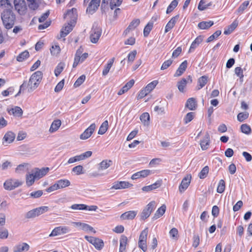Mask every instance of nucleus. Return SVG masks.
Segmentation results:
<instances>
[{
	"instance_id": "nucleus-34",
	"label": "nucleus",
	"mask_w": 252,
	"mask_h": 252,
	"mask_svg": "<svg viewBox=\"0 0 252 252\" xmlns=\"http://www.w3.org/2000/svg\"><path fill=\"white\" fill-rule=\"evenodd\" d=\"M238 22L237 20L234 21L232 23L229 25L227 29L224 31V34L227 35L230 34L238 26Z\"/></svg>"
},
{
	"instance_id": "nucleus-10",
	"label": "nucleus",
	"mask_w": 252,
	"mask_h": 252,
	"mask_svg": "<svg viewBox=\"0 0 252 252\" xmlns=\"http://www.w3.org/2000/svg\"><path fill=\"white\" fill-rule=\"evenodd\" d=\"M122 1L123 0H102L101 7H105L109 3L111 9H113L115 7L120 6Z\"/></svg>"
},
{
	"instance_id": "nucleus-27",
	"label": "nucleus",
	"mask_w": 252,
	"mask_h": 252,
	"mask_svg": "<svg viewBox=\"0 0 252 252\" xmlns=\"http://www.w3.org/2000/svg\"><path fill=\"white\" fill-rule=\"evenodd\" d=\"M161 185V182L159 181H157L154 184L149 185L143 187L142 188V190L144 191L148 192L150 191H151L152 190L155 189H157Z\"/></svg>"
},
{
	"instance_id": "nucleus-33",
	"label": "nucleus",
	"mask_w": 252,
	"mask_h": 252,
	"mask_svg": "<svg viewBox=\"0 0 252 252\" xmlns=\"http://www.w3.org/2000/svg\"><path fill=\"white\" fill-rule=\"evenodd\" d=\"M127 242V237L124 235L122 236L120 239L119 252H126V248Z\"/></svg>"
},
{
	"instance_id": "nucleus-3",
	"label": "nucleus",
	"mask_w": 252,
	"mask_h": 252,
	"mask_svg": "<svg viewBox=\"0 0 252 252\" xmlns=\"http://www.w3.org/2000/svg\"><path fill=\"white\" fill-rule=\"evenodd\" d=\"M156 207V203L154 201H151L148 204L140 214L141 220H145L147 219L150 216L151 213L155 210Z\"/></svg>"
},
{
	"instance_id": "nucleus-35",
	"label": "nucleus",
	"mask_w": 252,
	"mask_h": 252,
	"mask_svg": "<svg viewBox=\"0 0 252 252\" xmlns=\"http://www.w3.org/2000/svg\"><path fill=\"white\" fill-rule=\"evenodd\" d=\"M214 25L213 21H202L199 22L198 24V27L201 30H206L209 29L212 26Z\"/></svg>"
},
{
	"instance_id": "nucleus-44",
	"label": "nucleus",
	"mask_w": 252,
	"mask_h": 252,
	"mask_svg": "<svg viewBox=\"0 0 252 252\" xmlns=\"http://www.w3.org/2000/svg\"><path fill=\"white\" fill-rule=\"evenodd\" d=\"M187 84V81L185 78H183L177 83V87L180 92L183 93L184 89Z\"/></svg>"
},
{
	"instance_id": "nucleus-11",
	"label": "nucleus",
	"mask_w": 252,
	"mask_h": 252,
	"mask_svg": "<svg viewBox=\"0 0 252 252\" xmlns=\"http://www.w3.org/2000/svg\"><path fill=\"white\" fill-rule=\"evenodd\" d=\"M76 21H70L66 25L64 26L61 31V37H63L66 36L72 30L75 26Z\"/></svg>"
},
{
	"instance_id": "nucleus-8",
	"label": "nucleus",
	"mask_w": 252,
	"mask_h": 252,
	"mask_svg": "<svg viewBox=\"0 0 252 252\" xmlns=\"http://www.w3.org/2000/svg\"><path fill=\"white\" fill-rule=\"evenodd\" d=\"M96 127L94 123L92 124L80 135V138L82 140H86L89 138L93 133Z\"/></svg>"
},
{
	"instance_id": "nucleus-45",
	"label": "nucleus",
	"mask_w": 252,
	"mask_h": 252,
	"mask_svg": "<svg viewBox=\"0 0 252 252\" xmlns=\"http://www.w3.org/2000/svg\"><path fill=\"white\" fill-rule=\"evenodd\" d=\"M29 57V53L26 50L20 53L17 57V60L18 62H23Z\"/></svg>"
},
{
	"instance_id": "nucleus-55",
	"label": "nucleus",
	"mask_w": 252,
	"mask_h": 252,
	"mask_svg": "<svg viewBox=\"0 0 252 252\" xmlns=\"http://www.w3.org/2000/svg\"><path fill=\"white\" fill-rule=\"evenodd\" d=\"M209 172V167L207 166H205L199 172L198 176L200 179L205 178Z\"/></svg>"
},
{
	"instance_id": "nucleus-32",
	"label": "nucleus",
	"mask_w": 252,
	"mask_h": 252,
	"mask_svg": "<svg viewBox=\"0 0 252 252\" xmlns=\"http://www.w3.org/2000/svg\"><path fill=\"white\" fill-rule=\"evenodd\" d=\"M61 125V121L60 120H54L50 127L49 131L51 133H53L56 131Z\"/></svg>"
},
{
	"instance_id": "nucleus-23",
	"label": "nucleus",
	"mask_w": 252,
	"mask_h": 252,
	"mask_svg": "<svg viewBox=\"0 0 252 252\" xmlns=\"http://www.w3.org/2000/svg\"><path fill=\"white\" fill-rule=\"evenodd\" d=\"M203 40V37L201 35L198 36L192 42L189 49V53L193 52L195 48H196L202 42Z\"/></svg>"
},
{
	"instance_id": "nucleus-63",
	"label": "nucleus",
	"mask_w": 252,
	"mask_h": 252,
	"mask_svg": "<svg viewBox=\"0 0 252 252\" xmlns=\"http://www.w3.org/2000/svg\"><path fill=\"white\" fill-rule=\"evenodd\" d=\"M27 1L29 2V7L30 9L35 10L38 8V5L36 2L35 0H27Z\"/></svg>"
},
{
	"instance_id": "nucleus-38",
	"label": "nucleus",
	"mask_w": 252,
	"mask_h": 252,
	"mask_svg": "<svg viewBox=\"0 0 252 252\" xmlns=\"http://www.w3.org/2000/svg\"><path fill=\"white\" fill-rule=\"evenodd\" d=\"M108 128V122L107 120H105L101 125L98 131V134L100 135L104 134L107 131Z\"/></svg>"
},
{
	"instance_id": "nucleus-53",
	"label": "nucleus",
	"mask_w": 252,
	"mask_h": 252,
	"mask_svg": "<svg viewBox=\"0 0 252 252\" xmlns=\"http://www.w3.org/2000/svg\"><path fill=\"white\" fill-rule=\"evenodd\" d=\"M195 113L194 112H189L186 114L184 118V122L185 124L190 122L194 118Z\"/></svg>"
},
{
	"instance_id": "nucleus-14",
	"label": "nucleus",
	"mask_w": 252,
	"mask_h": 252,
	"mask_svg": "<svg viewBox=\"0 0 252 252\" xmlns=\"http://www.w3.org/2000/svg\"><path fill=\"white\" fill-rule=\"evenodd\" d=\"M152 173V171L149 169L143 170L136 173L133 174L131 176V179L132 180H136L139 178H143L147 177L149 175H150Z\"/></svg>"
},
{
	"instance_id": "nucleus-43",
	"label": "nucleus",
	"mask_w": 252,
	"mask_h": 252,
	"mask_svg": "<svg viewBox=\"0 0 252 252\" xmlns=\"http://www.w3.org/2000/svg\"><path fill=\"white\" fill-rule=\"evenodd\" d=\"M65 64L63 63H60L55 69L54 73L55 75L57 77L63 71L64 68Z\"/></svg>"
},
{
	"instance_id": "nucleus-2",
	"label": "nucleus",
	"mask_w": 252,
	"mask_h": 252,
	"mask_svg": "<svg viewBox=\"0 0 252 252\" xmlns=\"http://www.w3.org/2000/svg\"><path fill=\"white\" fill-rule=\"evenodd\" d=\"M15 15L11 9H5L1 14V20L4 27L6 29H10L13 27L15 23Z\"/></svg>"
},
{
	"instance_id": "nucleus-37",
	"label": "nucleus",
	"mask_w": 252,
	"mask_h": 252,
	"mask_svg": "<svg viewBox=\"0 0 252 252\" xmlns=\"http://www.w3.org/2000/svg\"><path fill=\"white\" fill-rule=\"evenodd\" d=\"M210 143V138L208 134H206L204 139L200 142V146L203 150H205L208 148Z\"/></svg>"
},
{
	"instance_id": "nucleus-7",
	"label": "nucleus",
	"mask_w": 252,
	"mask_h": 252,
	"mask_svg": "<svg viewBox=\"0 0 252 252\" xmlns=\"http://www.w3.org/2000/svg\"><path fill=\"white\" fill-rule=\"evenodd\" d=\"M69 228L67 226H59L55 228L50 234V237H53L68 233Z\"/></svg>"
},
{
	"instance_id": "nucleus-12",
	"label": "nucleus",
	"mask_w": 252,
	"mask_h": 252,
	"mask_svg": "<svg viewBox=\"0 0 252 252\" xmlns=\"http://www.w3.org/2000/svg\"><path fill=\"white\" fill-rule=\"evenodd\" d=\"M132 186V184L126 181L116 182L113 183L111 189H127Z\"/></svg>"
},
{
	"instance_id": "nucleus-41",
	"label": "nucleus",
	"mask_w": 252,
	"mask_h": 252,
	"mask_svg": "<svg viewBox=\"0 0 252 252\" xmlns=\"http://www.w3.org/2000/svg\"><path fill=\"white\" fill-rule=\"evenodd\" d=\"M249 4V1L246 0L243 2L236 10L239 15L242 14Z\"/></svg>"
},
{
	"instance_id": "nucleus-21",
	"label": "nucleus",
	"mask_w": 252,
	"mask_h": 252,
	"mask_svg": "<svg viewBox=\"0 0 252 252\" xmlns=\"http://www.w3.org/2000/svg\"><path fill=\"white\" fill-rule=\"evenodd\" d=\"M77 17V9L75 8H72L71 9L68 10L67 12L64 15V18L69 17L71 19L72 22L73 20L76 21Z\"/></svg>"
},
{
	"instance_id": "nucleus-16",
	"label": "nucleus",
	"mask_w": 252,
	"mask_h": 252,
	"mask_svg": "<svg viewBox=\"0 0 252 252\" xmlns=\"http://www.w3.org/2000/svg\"><path fill=\"white\" fill-rule=\"evenodd\" d=\"M191 180V176H188L185 177L179 186V191L181 192H184L189 187Z\"/></svg>"
},
{
	"instance_id": "nucleus-9",
	"label": "nucleus",
	"mask_w": 252,
	"mask_h": 252,
	"mask_svg": "<svg viewBox=\"0 0 252 252\" xmlns=\"http://www.w3.org/2000/svg\"><path fill=\"white\" fill-rule=\"evenodd\" d=\"M72 223L74 226L79 227L80 229L83 231L86 232L91 231L94 233H95V231L94 228L87 223H83L81 222H72Z\"/></svg>"
},
{
	"instance_id": "nucleus-26",
	"label": "nucleus",
	"mask_w": 252,
	"mask_h": 252,
	"mask_svg": "<svg viewBox=\"0 0 252 252\" xmlns=\"http://www.w3.org/2000/svg\"><path fill=\"white\" fill-rule=\"evenodd\" d=\"M166 207L165 205L163 204L160 207H159L158 210L156 212L153 217V220H156L158 218L161 217L164 213L166 211Z\"/></svg>"
},
{
	"instance_id": "nucleus-57",
	"label": "nucleus",
	"mask_w": 252,
	"mask_h": 252,
	"mask_svg": "<svg viewBox=\"0 0 252 252\" xmlns=\"http://www.w3.org/2000/svg\"><path fill=\"white\" fill-rule=\"evenodd\" d=\"M137 54V51L136 50H133L130 52L127 56V61L130 63H132L136 57Z\"/></svg>"
},
{
	"instance_id": "nucleus-30",
	"label": "nucleus",
	"mask_w": 252,
	"mask_h": 252,
	"mask_svg": "<svg viewBox=\"0 0 252 252\" xmlns=\"http://www.w3.org/2000/svg\"><path fill=\"white\" fill-rule=\"evenodd\" d=\"M82 53V50L81 49H78L75 54L74 61L73 64V67H76L79 63L81 62V55Z\"/></svg>"
},
{
	"instance_id": "nucleus-40",
	"label": "nucleus",
	"mask_w": 252,
	"mask_h": 252,
	"mask_svg": "<svg viewBox=\"0 0 252 252\" xmlns=\"http://www.w3.org/2000/svg\"><path fill=\"white\" fill-rule=\"evenodd\" d=\"M140 119L142 123L145 126H148L149 124L150 121V115L148 113H143L140 117Z\"/></svg>"
},
{
	"instance_id": "nucleus-24",
	"label": "nucleus",
	"mask_w": 252,
	"mask_h": 252,
	"mask_svg": "<svg viewBox=\"0 0 252 252\" xmlns=\"http://www.w3.org/2000/svg\"><path fill=\"white\" fill-rule=\"evenodd\" d=\"M48 167L42 168L40 169H36L34 173L37 179H39L45 176L49 171Z\"/></svg>"
},
{
	"instance_id": "nucleus-31",
	"label": "nucleus",
	"mask_w": 252,
	"mask_h": 252,
	"mask_svg": "<svg viewBox=\"0 0 252 252\" xmlns=\"http://www.w3.org/2000/svg\"><path fill=\"white\" fill-rule=\"evenodd\" d=\"M35 179H37V178L34 172L27 174L26 177V184L28 187L32 186L34 183Z\"/></svg>"
},
{
	"instance_id": "nucleus-39",
	"label": "nucleus",
	"mask_w": 252,
	"mask_h": 252,
	"mask_svg": "<svg viewBox=\"0 0 252 252\" xmlns=\"http://www.w3.org/2000/svg\"><path fill=\"white\" fill-rule=\"evenodd\" d=\"M34 209V212L36 213V217H38L39 215L48 212L49 210V207L48 206H41Z\"/></svg>"
},
{
	"instance_id": "nucleus-4",
	"label": "nucleus",
	"mask_w": 252,
	"mask_h": 252,
	"mask_svg": "<svg viewBox=\"0 0 252 252\" xmlns=\"http://www.w3.org/2000/svg\"><path fill=\"white\" fill-rule=\"evenodd\" d=\"M23 182L15 179H9L5 181L3 184L4 188L6 190H11L21 186Z\"/></svg>"
},
{
	"instance_id": "nucleus-15",
	"label": "nucleus",
	"mask_w": 252,
	"mask_h": 252,
	"mask_svg": "<svg viewBox=\"0 0 252 252\" xmlns=\"http://www.w3.org/2000/svg\"><path fill=\"white\" fill-rule=\"evenodd\" d=\"M30 249V246L26 243H21L15 246L13 248L14 252H25Z\"/></svg>"
},
{
	"instance_id": "nucleus-49",
	"label": "nucleus",
	"mask_w": 252,
	"mask_h": 252,
	"mask_svg": "<svg viewBox=\"0 0 252 252\" xmlns=\"http://www.w3.org/2000/svg\"><path fill=\"white\" fill-rule=\"evenodd\" d=\"M153 27V23H148L145 27L143 32V34L145 37L148 36Z\"/></svg>"
},
{
	"instance_id": "nucleus-36",
	"label": "nucleus",
	"mask_w": 252,
	"mask_h": 252,
	"mask_svg": "<svg viewBox=\"0 0 252 252\" xmlns=\"http://www.w3.org/2000/svg\"><path fill=\"white\" fill-rule=\"evenodd\" d=\"M114 60L115 58H112L108 61L107 64L104 66V68L102 71L103 76H106L108 73L110 68H111L114 63Z\"/></svg>"
},
{
	"instance_id": "nucleus-19",
	"label": "nucleus",
	"mask_w": 252,
	"mask_h": 252,
	"mask_svg": "<svg viewBox=\"0 0 252 252\" xmlns=\"http://www.w3.org/2000/svg\"><path fill=\"white\" fill-rule=\"evenodd\" d=\"M137 214V211H129L122 214L120 216V218L123 220H133Z\"/></svg>"
},
{
	"instance_id": "nucleus-56",
	"label": "nucleus",
	"mask_w": 252,
	"mask_h": 252,
	"mask_svg": "<svg viewBox=\"0 0 252 252\" xmlns=\"http://www.w3.org/2000/svg\"><path fill=\"white\" fill-rule=\"evenodd\" d=\"M221 33V31L218 30L214 32L212 35L210 36L207 39V42H210L213 41L215 39L219 36Z\"/></svg>"
},
{
	"instance_id": "nucleus-22",
	"label": "nucleus",
	"mask_w": 252,
	"mask_h": 252,
	"mask_svg": "<svg viewBox=\"0 0 252 252\" xmlns=\"http://www.w3.org/2000/svg\"><path fill=\"white\" fill-rule=\"evenodd\" d=\"M187 65V61L185 60L180 65L174 74V77H179L182 75L186 70Z\"/></svg>"
},
{
	"instance_id": "nucleus-54",
	"label": "nucleus",
	"mask_w": 252,
	"mask_h": 252,
	"mask_svg": "<svg viewBox=\"0 0 252 252\" xmlns=\"http://www.w3.org/2000/svg\"><path fill=\"white\" fill-rule=\"evenodd\" d=\"M11 111L14 116L17 117L21 116L23 114V111L22 109L18 106L15 107L14 108L11 109Z\"/></svg>"
},
{
	"instance_id": "nucleus-47",
	"label": "nucleus",
	"mask_w": 252,
	"mask_h": 252,
	"mask_svg": "<svg viewBox=\"0 0 252 252\" xmlns=\"http://www.w3.org/2000/svg\"><path fill=\"white\" fill-rule=\"evenodd\" d=\"M93 245L96 249L100 250L104 247V243L101 239L96 238Z\"/></svg>"
},
{
	"instance_id": "nucleus-64",
	"label": "nucleus",
	"mask_w": 252,
	"mask_h": 252,
	"mask_svg": "<svg viewBox=\"0 0 252 252\" xmlns=\"http://www.w3.org/2000/svg\"><path fill=\"white\" fill-rule=\"evenodd\" d=\"M140 24V20L139 19L133 20L129 25V28L131 30H133L136 28Z\"/></svg>"
},
{
	"instance_id": "nucleus-42",
	"label": "nucleus",
	"mask_w": 252,
	"mask_h": 252,
	"mask_svg": "<svg viewBox=\"0 0 252 252\" xmlns=\"http://www.w3.org/2000/svg\"><path fill=\"white\" fill-rule=\"evenodd\" d=\"M242 133L247 135H250L252 132V129L250 126L247 124H242L240 127Z\"/></svg>"
},
{
	"instance_id": "nucleus-1",
	"label": "nucleus",
	"mask_w": 252,
	"mask_h": 252,
	"mask_svg": "<svg viewBox=\"0 0 252 252\" xmlns=\"http://www.w3.org/2000/svg\"><path fill=\"white\" fill-rule=\"evenodd\" d=\"M43 76V73L40 71H37L33 73L31 76L28 84L25 81L20 86V90L15 96L19 94L22 90H24L26 88L28 89V92L31 93L35 90L40 84Z\"/></svg>"
},
{
	"instance_id": "nucleus-51",
	"label": "nucleus",
	"mask_w": 252,
	"mask_h": 252,
	"mask_svg": "<svg viewBox=\"0 0 252 252\" xmlns=\"http://www.w3.org/2000/svg\"><path fill=\"white\" fill-rule=\"evenodd\" d=\"M225 188V182L223 180L221 179L219 183L217 189V191L218 193H221L224 191Z\"/></svg>"
},
{
	"instance_id": "nucleus-5",
	"label": "nucleus",
	"mask_w": 252,
	"mask_h": 252,
	"mask_svg": "<svg viewBox=\"0 0 252 252\" xmlns=\"http://www.w3.org/2000/svg\"><path fill=\"white\" fill-rule=\"evenodd\" d=\"M101 34V29L96 25H94L90 33V39L92 43L97 42Z\"/></svg>"
},
{
	"instance_id": "nucleus-25",
	"label": "nucleus",
	"mask_w": 252,
	"mask_h": 252,
	"mask_svg": "<svg viewBox=\"0 0 252 252\" xmlns=\"http://www.w3.org/2000/svg\"><path fill=\"white\" fill-rule=\"evenodd\" d=\"M29 168V164L23 163L19 164L15 169V172L18 174H22L27 171Z\"/></svg>"
},
{
	"instance_id": "nucleus-60",
	"label": "nucleus",
	"mask_w": 252,
	"mask_h": 252,
	"mask_svg": "<svg viewBox=\"0 0 252 252\" xmlns=\"http://www.w3.org/2000/svg\"><path fill=\"white\" fill-rule=\"evenodd\" d=\"M0 6L2 8L11 9V5L8 0H1L0 1Z\"/></svg>"
},
{
	"instance_id": "nucleus-62",
	"label": "nucleus",
	"mask_w": 252,
	"mask_h": 252,
	"mask_svg": "<svg viewBox=\"0 0 252 252\" xmlns=\"http://www.w3.org/2000/svg\"><path fill=\"white\" fill-rule=\"evenodd\" d=\"M60 47L58 45L52 46L50 49L51 53L53 55H57L60 52Z\"/></svg>"
},
{
	"instance_id": "nucleus-58",
	"label": "nucleus",
	"mask_w": 252,
	"mask_h": 252,
	"mask_svg": "<svg viewBox=\"0 0 252 252\" xmlns=\"http://www.w3.org/2000/svg\"><path fill=\"white\" fill-rule=\"evenodd\" d=\"M70 208L73 210H84L86 208V205L84 204H74L71 206Z\"/></svg>"
},
{
	"instance_id": "nucleus-29",
	"label": "nucleus",
	"mask_w": 252,
	"mask_h": 252,
	"mask_svg": "<svg viewBox=\"0 0 252 252\" xmlns=\"http://www.w3.org/2000/svg\"><path fill=\"white\" fill-rule=\"evenodd\" d=\"M112 164L111 160L105 159L102 160L98 165L99 170H104L107 169Z\"/></svg>"
},
{
	"instance_id": "nucleus-46",
	"label": "nucleus",
	"mask_w": 252,
	"mask_h": 252,
	"mask_svg": "<svg viewBox=\"0 0 252 252\" xmlns=\"http://www.w3.org/2000/svg\"><path fill=\"white\" fill-rule=\"evenodd\" d=\"M148 228H145L140 233L138 241H147Z\"/></svg>"
},
{
	"instance_id": "nucleus-61",
	"label": "nucleus",
	"mask_w": 252,
	"mask_h": 252,
	"mask_svg": "<svg viewBox=\"0 0 252 252\" xmlns=\"http://www.w3.org/2000/svg\"><path fill=\"white\" fill-rule=\"evenodd\" d=\"M85 79L86 77L84 75H81L75 81V82L74 84V86L75 87H78L80 86L84 82Z\"/></svg>"
},
{
	"instance_id": "nucleus-52",
	"label": "nucleus",
	"mask_w": 252,
	"mask_h": 252,
	"mask_svg": "<svg viewBox=\"0 0 252 252\" xmlns=\"http://www.w3.org/2000/svg\"><path fill=\"white\" fill-rule=\"evenodd\" d=\"M207 82V77L206 76H203L200 77L198 81V83L199 86L198 90L202 88Z\"/></svg>"
},
{
	"instance_id": "nucleus-17",
	"label": "nucleus",
	"mask_w": 252,
	"mask_h": 252,
	"mask_svg": "<svg viewBox=\"0 0 252 252\" xmlns=\"http://www.w3.org/2000/svg\"><path fill=\"white\" fill-rule=\"evenodd\" d=\"M15 134L12 131H8L3 136L2 139V144H9L12 143L15 139Z\"/></svg>"
},
{
	"instance_id": "nucleus-6",
	"label": "nucleus",
	"mask_w": 252,
	"mask_h": 252,
	"mask_svg": "<svg viewBox=\"0 0 252 252\" xmlns=\"http://www.w3.org/2000/svg\"><path fill=\"white\" fill-rule=\"evenodd\" d=\"M15 9L20 15H24L27 10V5L25 0H14Z\"/></svg>"
},
{
	"instance_id": "nucleus-18",
	"label": "nucleus",
	"mask_w": 252,
	"mask_h": 252,
	"mask_svg": "<svg viewBox=\"0 0 252 252\" xmlns=\"http://www.w3.org/2000/svg\"><path fill=\"white\" fill-rule=\"evenodd\" d=\"M179 18V15L173 17L166 24L165 28V32L166 33L170 31L175 25L177 21Z\"/></svg>"
},
{
	"instance_id": "nucleus-20",
	"label": "nucleus",
	"mask_w": 252,
	"mask_h": 252,
	"mask_svg": "<svg viewBox=\"0 0 252 252\" xmlns=\"http://www.w3.org/2000/svg\"><path fill=\"white\" fill-rule=\"evenodd\" d=\"M185 107L188 108L189 110H194L197 107V101L193 97L189 98L186 103Z\"/></svg>"
},
{
	"instance_id": "nucleus-13",
	"label": "nucleus",
	"mask_w": 252,
	"mask_h": 252,
	"mask_svg": "<svg viewBox=\"0 0 252 252\" xmlns=\"http://www.w3.org/2000/svg\"><path fill=\"white\" fill-rule=\"evenodd\" d=\"M100 0H92L87 8V12L93 14L99 6Z\"/></svg>"
},
{
	"instance_id": "nucleus-48",
	"label": "nucleus",
	"mask_w": 252,
	"mask_h": 252,
	"mask_svg": "<svg viewBox=\"0 0 252 252\" xmlns=\"http://www.w3.org/2000/svg\"><path fill=\"white\" fill-rule=\"evenodd\" d=\"M178 4V1L177 0H173L172 1V2L170 3V4L167 7V10H166V13L168 14L170 12H171L177 6Z\"/></svg>"
},
{
	"instance_id": "nucleus-28",
	"label": "nucleus",
	"mask_w": 252,
	"mask_h": 252,
	"mask_svg": "<svg viewBox=\"0 0 252 252\" xmlns=\"http://www.w3.org/2000/svg\"><path fill=\"white\" fill-rule=\"evenodd\" d=\"M58 189H61L70 185V182L67 179H60L56 182Z\"/></svg>"
},
{
	"instance_id": "nucleus-59",
	"label": "nucleus",
	"mask_w": 252,
	"mask_h": 252,
	"mask_svg": "<svg viewBox=\"0 0 252 252\" xmlns=\"http://www.w3.org/2000/svg\"><path fill=\"white\" fill-rule=\"evenodd\" d=\"M8 236V232L7 229L0 227V239H6Z\"/></svg>"
},
{
	"instance_id": "nucleus-50",
	"label": "nucleus",
	"mask_w": 252,
	"mask_h": 252,
	"mask_svg": "<svg viewBox=\"0 0 252 252\" xmlns=\"http://www.w3.org/2000/svg\"><path fill=\"white\" fill-rule=\"evenodd\" d=\"M158 84V81L157 80H154L148 84L144 88L148 91V93H150L152 90H154Z\"/></svg>"
}]
</instances>
